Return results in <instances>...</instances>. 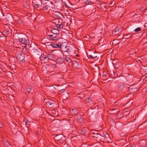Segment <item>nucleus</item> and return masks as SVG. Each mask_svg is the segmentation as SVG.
<instances>
[{
	"label": "nucleus",
	"mask_w": 147,
	"mask_h": 147,
	"mask_svg": "<svg viewBox=\"0 0 147 147\" xmlns=\"http://www.w3.org/2000/svg\"><path fill=\"white\" fill-rule=\"evenodd\" d=\"M76 64H77V63L76 62H74V63L73 62L72 63V65H73L74 66V65L76 66Z\"/></svg>",
	"instance_id": "obj_35"
},
{
	"label": "nucleus",
	"mask_w": 147,
	"mask_h": 147,
	"mask_svg": "<svg viewBox=\"0 0 147 147\" xmlns=\"http://www.w3.org/2000/svg\"><path fill=\"white\" fill-rule=\"evenodd\" d=\"M117 75H118V76H121V75H118V74H117Z\"/></svg>",
	"instance_id": "obj_40"
},
{
	"label": "nucleus",
	"mask_w": 147,
	"mask_h": 147,
	"mask_svg": "<svg viewBox=\"0 0 147 147\" xmlns=\"http://www.w3.org/2000/svg\"><path fill=\"white\" fill-rule=\"evenodd\" d=\"M55 147H57V146H55Z\"/></svg>",
	"instance_id": "obj_45"
},
{
	"label": "nucleus",
	"mask_w": 147,
	"mask_h": 147,
	"mask_svg": "<svg viewBox=\"0 0 147 147\" xmlns=\"http://www.w3.org/2000/svg\"><path fill=\"white\" fill-rule=\"evenodd\" d=\"M84 3L86 5H90L92 3V1L91 0H86Z\"/></svg>",
	"instance_id": "obj_22"
},
{
	"label": "nucleus",
	"mask_w": 147,
	"mask_h": 147,
	"mask_svg": "<svg viewBox=\"0 0 147 147\" xmlns=\"http://www.w3.org/2000/svg\"><path fill=\"white\" fill-rule=\"evenodd\" d=\"M76 119L78 122H82L83 121L84 118L82 115L79 114L77 116Z\"/></svg>",
	"instance_id": "obj_12"
},
{
	"label": "nucleus",
	"mask_w": 147,
	"mask_h": 147,
	"mask_svg": "<svg viewBox=\"0 0 147 147\" xmlns=\"http://www.w3.org/2000/svg\"><path fill=\"white\" fill-rule=\"evenodd\" d=\"M8 32L7 31H4L3 32L2 34L3 35L5 36H7L8 35Z\"/></svg>",
	"instance_id": "obj_24"
},
{
	"label": "nucleus",
	"mask_w": 147,
	"mask_h": 147,
	"mask_svg": "<svg viewBox=\"0 0 147 147\" xmlns=\"http://www.w3.org/2000/svg\"><path fill=\"white\" fill-rule=\"evenodd\" d=\"M59 28L60 29H62L63 28V24H57L56 26V28L58 29V28Z\"/></svg>",
	"instance_id": "obj_28"
},
{
	"label": "nucleus",
	"mask_w": 147,
	"mask_h": 147,
	"mask_svg": "<svg viewBox=\"0 0 147 147\" xmlns=\"http://www.w3.org/2000/svg\"><path fill=\"white\" fill-rule=\"evenodd\" d=\"M103 137L105 138V140L107 141H109L110 140V137L108 134L106 133L103 134Z\"/></svg>",
	"instance_id": "obj_14"
},
{
	"label": "nucleus",
	"mask_w": 147,
	"mask_h": 147,
	"mask_svg": "<svg viewBox=\"0 0 147 147\" xmlns=\"http://www.w3.org/2000/svg\"><path fill=\"white\" fill-rule=\"evenodd\" d=\"M23 122L24 123V124L26 125H29L30 122L28 121L26 119H24V120H23Z\"/></svg>",
	"instance_id": "obj_21"
},
{
	"label": "nucleus",
	"mask_w": 147,
	"mask_h": 147,
	"mask_svg": "<svg viewBox=\"0 0 147 147\" xmlns=\"http://www.w3.org/2000/svg\"><path fill=\"white\" fill-rule=\"evenodd\" d=\"M18 0H13V1H17Z\"/></svg>",
	"instance_id": "obj_42"
},
{
	"label": "nucleus",
	"mask_w": 147,
	"mask_h": 147,
	"mask_svg": "<svg viewBox=\"0 0 147 147\" xmlns=\"http://www.w3.org/2000/svg\"><path fill=\"white\" fill-rule=\"evenodd\" d=\"M33 5L36 8H39L42 5V3L40 0H38L35 2H32Z\"/></svg>",
	"instance_id": "obj_4"
},
{
	"label": "nucleus",
	"mask_w": 147,
	"mask_h": 147,
	"mask_svg": "<svg viewBox=\"0 0 147 147\" xmlns=\"http://www.w3.org/2000/svg\"><path fill=\"white\" fill-rule=\"evenodd\" d=\"M50 30L52 33L55 35H58L59 33V31L58 29L53 27H51Z\"/></svg>",
	"instance_id": "obj_8"
},
{
	"label": "nucleus",
	"mask_w": 147,
	"mask_h": 147,
	"mask_svg": "<svg viewBox=\"0 0 147 147\" xmlns=\"http://www.w3.org/2000/svg\"><path fill=\"white\" fill-rule=\"evenodd\" d=\"M78 111L76 109H72V113L74 115H76L78 114Z\"/></svg>",
	"instance_id": "obj_23"
},
{
	"label": "nucleus",
	"mask_w": 147,
	"mask_h": 147,
	"mask_svg": "<svg viewBox=\"0 0 147 147\" xmlns=\"http://www.w3.org/2000/svg\"><path fill=\"white\" fill-rule=\"evenodd\" d=\"M48 38L49 39L52 40L53 41H56L58 40L59 39V38L58 37V36H54V37H51V36H48Z\"/></svg>",
	"instance_id": "obj_17"
},
{
	"label": "nucleus",
	"mask_w": 147,
	"mask_h": 147,
	"mask_svg": "<svg viewBox=\"0 0 147 147\" xmlns=\"http://www.w3.org/2000/svg\"><path fill=\"white\" fill-rule=\"evenodd\" d=\"M47 55V54L46 53H43L42 55H41V57H40V59L42 60L45 59Z\"/></svg>",
	"instance_id": "obj_16"
},
{
	"label": "nucleus",
	"mask_w": 147,
	"mask_h": 147,
	"mask_svg": "<svg viewBox=\"0 0 147 147\" xmlns=\"http://www.w3.org/2000/svg\"><path fill=\"white\" fill-rule=\"evenodd\" d=\"M53 57V55L52 54H47L45 59L47 60H48L49 59H52Z\"/></svg>",
	"instance_id": "obj_15"
},
{
	"label": "nucleus",
	"mask_w": 147,
	"mask_h": 147,
	"mask_svg": "<svg viewBox=\"0 0 147 147\" xmlns=\"http://www.w3.org/2000/svg\"><path fill=\"white\" fill-rule=\"evenodd\" d=\"M89 56L92 59H93V56H92V55H89Z\"/></svg>",
	"instance_id": "obj_37"
},
{
	"label": "nucleus",
	"mask_w": 147,
	"mask_h": 147,
	"mask_svg": "<svg viewBox=\"0 0 147 147\" xmlns=\"http://www.w3.org/2000/svg\"><path fill=\"white\" fill-rule=\"evenodd\" d=\"M44 102H45L46 104L49 106L51 107H53L54 106V102L51 100L45 99Z\"/></svg>",
	"instance_id": "obj_6"
},
{
	"label": "nucleus",
	"mask_w": 147,
	"mask_h": 147,
	"mask_svg": "<svg viewBox=\"0 0 147 147\" xmlns=\"http://www.w3.org/2000/svg\"><path fill=\"white\" fill-rule=\"evenodd\" d=\"M78 95H80V94H79V93H78Z\"/></svg>",
	"instance_id": "obj_43"
},
{
	"label": "nucleus",
	"mask_w": 147,
	"mask_h": 147,
	"mask_svg": "<svg viewBox=\"0 0 147 147\" xmlns=\"http://www.w3.org/2000/svg\"><path fill=\"white\" fill-rule=\"evenodd\" d=\"M92 55V56H93V59H94L95 58H96L97 56L96 54H95V53H93L91 55Z\"/></svg>",
	"instance_id": "obj_33"
},
{
	"label": "nucleus",
	"mask_w": 147,
	"mask_h": 147,
	"mask_svg": "<svg viewBox=\"0 0 147 147\" xmlns=\"http://www.w3.org/2000/svg\"><path fill=\"white\" fill-rule=\"evenodd\" d=\"M56 62L57 63L61 64L63 62V59L60 58L57 59L56 60Z\"/></svg>",
	"instance_id": "obj_19"
},
{
	"label": "nucleus",
	"mask_w": 147,
	"mask_h": 147,
	"mask_svg": "<svg viewBox=\"0 0 147 147\" xmlns=\"http://www.w3.org/2000/svg\"><path fill=\"white\" fill-rule=\"evenodd\" d=\"M61 44H59L57 43H53L51 44L50 46H51L53 48H60Z\"/></svg>",
	"instance_id": "obj_11"
},
{
	"label": "nucleus",
	"mask_w": 147,
	"mask_h": 147,
	"mask_svg": "<svg viewBox=\"0 0 147 147\" xmlns=\"http://www.w3.org/2000/svg\"><path fill=\"white\" fill-rule=\"evenodd\" d=\"M82 132L84 133H86V131H85L84 130H82Z\"/></svg>",
	"instance_id": "obj_39"
},
{
	"label": "nucleus",
	"mask_w": 147,
	"mask_h": 147,
	"mask_svg": "<svg viewBox=\"0 0 147 147\" xmlns=\"http://www.w3.org/2000/svg\"><path fill=\"white\" fill-rule=\"evenodd\" d=\"M57 141H59V142L61 144H63V143L65 144V137L61 139V140Z\"/></svg>",
	"instance_id": "obj_20"
},
{
	"label": "nucleus",
	"mask_w": 147,
	"mask_h": 147,
	"mask_svg": "<svg viewBox=\"0 0 147 147\" xmlns=\"http://www.w3.org/2000/svg\"><path fill=\"white\" fill-rule=\"evenodd\" d=\"M64 138H65L64 136L62 135H58L55 136L54 137V140L55 141H57L61 140V139Z\"/></svg>",
	"instance_id": "obj_9"
},
{
	"label": "nucleus",
	"mask_w": 147,
	"mask_h": 147,
	"mask_svg": "<svg viewBox=\"0 0 147 147\" xmlns=\"http://www.w3.org/2000/svg\"><path fill=\"white\" fill-rule=\"evenodd\" d=\"M3 124L1 122H0V128H2L3 127Z\"/></svg>",
	"instance_id": "obj_36"
},
{
	"label": "nucleus",
	"mask_w": 147,
	"mask_h": 147,
	"mask_svg": "<svg viewBox=\"0 0 147 147\" xmlns=\"http://www.w3.org/2000/svg\"><path fill=\"white\" fill-rule=\"evenodd\" d=\"M6 19L8 21H10L12 19V16L10 13L6 15Z\"/></svg>",
	"instance_id": "obj_13"
},
{
	"label": "nucleus",
	"mask_w": 147,
	"mask_h": 147,
	"mask_svg": "<svg viewBox=\"0 0 147 147\" xmlns=\"http://www.w3.org/2000/svg\"><path fill=\"white\" fill-rule=\"evenodd\" d=\"M58 34H49L48 35V36H51V37H54V36H58L57 35Z\"/></svg>",
	"instance_id": "obj_32"
},
{
	"label": "nucleus",
	"mask_w": 147,
	"mask_h": 147,
	"mask_svg": "<svg viewBox=\"0 0 147 147\" xmlns=\"http://www.w3.org/2000/svg\"><path fill=\"white\" fill-rule=\"evenodd\" d=\"M44 1H48L49 0H43Z\"/></svg>",
	"instance_id": "obj_41"
},
{
	"label": "nucleus",
	"mask_w": 147,
	"mask_h": 147,
	"mask_svg": "<svg viewBox=\"0 0 147 147\" xmlns=\"http://www.w3.org/2000/svg\"><path fill=\"white\" fill-rule=\"evenodd\" d=\"M19 41L20 42L22 43V44H23L25 45H28L29 42V41L28 38H19Z\"/></svg>",
	"instance_id": "obj_5"
},
{
	"label": "nucleus",
	"mask_w": 147,
	"mask_h": 147,
	"mask_svg": "<svg viewBox=\"0 0 147 147\" xmlns=\"http://www.w3.org/2000/svg\"><path fill=\"white\" fill-rule=\"evenodd\" d=\"M16 57H17V60L19 61H22L24 59L23 55L20 53H18L17 54Z\"/></svg>",
	"instance_id": "obj_10"
},
{
	"label": "nucleus",
	"mask_w": 147,
	"mask_h": 147,
	"mask_svg": "<svg viewBox=\"0 0 147 147\" xmlns=\"http://www.w3.org/2000/svg\"><path fill=\"white\" fill-rule=\"evenodd\" d=\"M124 88V84L123 83L119 84V87H118V90H123Z\"/></svg>",
	"instance_id": "obj_18"
},
{
	"label": "nucleus",
	"mask_w": 147,
	"mask_h": 147,
	"mask_svg": "<svg viewBox=\"0 0 147 147\" xmlns=\"http://www.w3.org/2000/svg\"><path fill=\"white\" fill-rule=\"evenodd\" d=\"M31 90L32 88L30 87H28L26 90V93L27 94V93H30V92L31 91Z\"/></svg>",
	"instance_id": "obj_25"
},
{
	"label": "nucleus",
	"mask_w": 147,
	"mask_h": 147,
	"mask_svg": "<svg viewBox=\"0 0 147 147\" xmlns=\"http://www.w3.org/2000/svg\"><path fill=\"white\" fill-rule=\"evenodd\" d=\"M53 9V7L51 6L49 3L47 4L44 6L42 9H40V10H42L45 13H48L50 10H51Z\"/></svg>",
	"instance_id": "obj_2"
},
{
	"label": "nucleus",
	"mask_w": 147,
	"mask_h": 147,
	"mask_svg": "<svg viewBox=\"0 0 147 147\" xmlns=\"http://www.w3.org/2000/svg\"><path fill=\"white\" fill-rule=\"evenodd\" d=\"M60 48L64 52H67L69 51V47L65 43H62Z\"/></svg>",
	"instance_id": "obj_3"
},
{
	"label": "nucleus",
	"mask_w": 147,
	"mask_h": 147,
	"mask_svg": "<svg viewBox=\"0 0 147 147\" xmlns=\"http://www.w3.org/2000/svg\"><path fill=\"white\" fill-rule=\"evenodd\" d=\"M65 91V90L64 89H63L61 90L60 91H59V92H61V93H63Z\"/></svg>",
	"instance_id": "obj_34"
},
{
	"label": "nucleus",
	"mask_w": 147,
	"mask_h": 147,
	"mask_svg": "<svg viewBox=\"0 0 147 147\" xmlns=\"http://www.w3.org/2000/svg\"><path fill=\"white\" fill-rule=\"evenodd\" d=\"M100 136V135L98 134H97L95 136H94V137L96 138V139H98Z\"/></svg>",
	"instance_id": "obj_31"
},
{
	"label": "nucleus",
	"mask_w": 147,
	"mask_h": 147,
	"mask_svg": "<svg viewBox=\"0 0 147 147\" xmlns=\"http://www.w3.org/2000/svg\"><path fill=\"white\" fill-rule=\"evenodd\" d=\"M144 73L145 74H147V67H144V68L142 69Z\"/></svg>",
	"instance_id": "obj_26"
},
{
	"label": "nucleus",
	"mask_w": 147,
	"mask_h": 147,
	"mask_svg": "<svg viewBox=\"0 0 147 147\" xmlns=\"http://www.w3.org/2000/svg\"><path fill=\"white\" fill-rule=\"evenodd\" d=\"M63 57L65 61L68 63H70L71 62V60L70 59V56L69 55H67L66 54L63 53Z\"/></svg>",
	"instance_id": "obj_7"
},
{
	"label": "nucleus",
	"mask_w": 147,
	"mask_h": 147,
	"mask_svg": "<svg viewBox=\"0 0 147 147\" xmlns=\"http://www.w3.org/2000/svg\"><path fill=\"white\" fill-rule=\"evenodd\" d=\"M3 144L6 147H8L9 145V143L7 141H6L5 142H4Z\"/></svg>",
	"instance_id": "obj_27"
},
{
	"label": "nucleus",
	"mask_w": 147,
	"mask_h": 147,
	"mask_svg": "<svg viewBox=\"0 0 147 147\" xmlns=\"http://www.w3.org/2000/svg\"><path fill=\"white\" fill-rule=\"evenodd\" d=\"M141 28H140V27H138L137 28L135 29L134 31L136 32H138L139 31H141Z\"/></svg>",
	"instance_id": "obj_29"
},
{
	"label": "nucleus",
	"mask_w": 147,
	"mask_h": 147,
	"mask_svg": "<svg viewBox=\"0 0 147 147\" xmlns=\"http://www.w3.org/2000/svg\"><path fill=\"white\" fill-rule=\"evenodd\" d=\"M49 4L51 6L53 7V8L54 7H55L57 9L59 10H62V9L63 8L62 2L60 1H55L54 3H52V2H51Z\"/></svg>",
	"instance_id": "obj_1"
},
{
	"label": "nucleus",
	"mask_w": 147,
	"mask_h": 147,
	"mask_svg": "<svg viewBox=\"0 0 147 147\" xmlns=\"http://www.w3.org/2000/svg\"><path fill=\"white\" fill-rule=\"evenodd\" d=\"M91 101V99L90 98H87L85 99V102H89Z\"/></svg>",
	"instance_id": "obj_30"
},
{
	"label": "nucleus",
	"mask_w": 147,
	"mask_h": 147,
	"mask_svg": "<svg viewBox=\"0 0 147 147\" xmlns=\"http://www.w3.org/2000/svg\"><path fill=\"white\" fill-rule=\"evenodd\" d=\"M130 147H136V146H135V145L133 144L131 145V146H130Z\"/></svg>",
	"instance_id": "obj_38"
},
{
	"label": "nucleus",
	"mask_w": 147,
	"mask_h": 147,
	"mask_svg": "<svg viewBox=\"0 0 147 147\" xmlns=\"http://www.w3.org/2000/svg\"><path fill=\"white\" fill-rule=\"evenodd\" d=\"M78 97H81V96H78Z\"/></svg>",
	"instance_id": "obj_44"
}]
</instances>
